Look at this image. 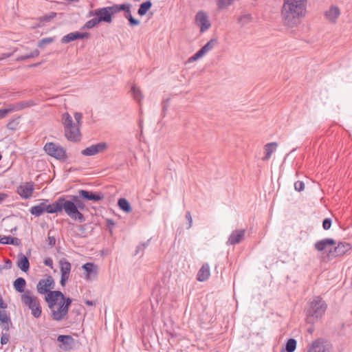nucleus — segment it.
<instances>
[{
    "instance_id": "obj_1",
    "label": "nucleus",
    "mask_w": 352,
    "mask_h": 352,
    "mask_svg": "<svg viewBox=\"0 0 352 352\" xmlns=\"http://www.w3.org/2000/svg\"><path fill=\"white\" fill-rule=\"evenodd\" d=\"M45 300L50 309V316L54 321H61L67 315L72 302L70 297H66L60 291L50 292Z\"/></svg>"
},
{
    "instance_id": "obj_2",
    "label": "nucleus",
    "mask_w": 352,
    "mask_h": 352,
    "mask_svg": "<svg viewBox=\"0 0 352 352\" xmlns=\"http://www.w3.org/2000/svg\"><path fill=\"white\" fill-rule=\"evenodd\" d=\"M307 0H283L281 16L285 25L296 26L305 16Z\"/></svg>"
},
{
    "instance_id": "obj_3",
    "label": "nucleus",
    "mask_w": 352,
    "mask_h": 352,
    "mask_svg": "<svg viewBox=\"0 0 352 352\" xmlns=\"http://www.w3.org/2000/svg\"><path fill=\"white\" fill-rule=\"evenodd\" d=\"M60 212L64 210L65 212L72 219L77 220L79 223L85 221V216L79 210H83L85 205L82 200H79L76 204L73 201H66L64 196L59 197Z\"/></svg>"
},
{
    "instance_id": "obj_4",
    "label": "nucleus",
    "mask_w": 352,
    "mask_h": 352,
    "mask_svg": "<svg viewBox=\"0 0 352 352\" xmlns=\"http://www.w3.org/2000/svg\"><path fill=\"white\" fill-rule=\"evenodd\" d=\"M327 309V305L320 296H314L308 303L306 309L307 320L309 322H314L321 318Z\"/></svg>"
},
{
    "instance_id": "obj_5",
    "label": "nucleus",
    "mask_w": 352,
    "mask_h": 352,
    "mask_svg": "<svg viewBox=\"0 0 352 352\" xmlns=\"http://www.w3.org/2000/svg\"><path fill=\"white\" fill-rule=\"evenodd\" d=\"M29 211L36 217H40L45 212L50 214L60 212L59 197L52 204H49L48 199H43L39 204L32 206Z\"/></svg>"
},
{
    "instance_id": "obj_6",
    "label": "nucleus",
    "mask_w": 352,
    "mask_h": 352,
    "mask_svg": "<svg viewBox=\"0 0 352 352\" xmlns=\"http://www.w3.org/2000/svg\"><path fill=\"white\" fill-rule=\"evenodd\" d=\"M21 300L31 310V314L35 318L41 317L42 308L40 302L38 298L33 295L31 290L26 289L25 293L21 295Z\"/></svg>"
},
{
    "instance_id": "obj_7",
    "label": "nucleus",
    "mask_w": 352,
    "mask_h": 352,
    "mask_svg": "<svg viewBox=\"0 0 352 352\" xmlns=\"http://www.w3.org/2000/svg\"><path fill=\"white\" fill-rule=\"evenodd\" d=\"M0 327L2 329L1 333V344H6L10 340L9 331L13 328V324L10 316L5 310H0Z\"/></svg>"
},
{
    "instance_id": "obj_8",
    "label": "nucleus",
    "mask_w": 352,
    "mask_h": 352,
    "mask_svg": "<svg viewBox=\"0 0 352 352\" xmlns=\"http://www.w3.org/2000/svg\"><path fill=\"white\" fill-rule=\"evenodd\" d=\"M45 152L50 156L61 162H65L67 159L66 150L60 145L54 142H47L43 147Z\"/></svg>"
},
{
    "instance_id": "obj_9",
    "label": "nucleus",
    "mask_w": 352,
    "mask_h": 352,
    "mask_svg": "<svg viewBox=\"0 0 352 352\" xmlns=\"http://www.w3.org/2000/svg\"><path fill=\"white\" fill-rule=\"evenodd\" d=\"M333 346L330 341L324 338H317L307 346L306 352H333Z\"/></svg>"
},
{
    "instance_id": "obj_10",
    "label": "nucleus",
    "mask_w": 352,
    "mask_h": 352,
    "mask_svg": "<svg viewBox=\"0 0 352 352\" xmlns=\"http://www.w3.org/2000/svg\"><path fill=\"white\" fill-rule=\"evenodd\" d=\"M351 250V245L346 242H340L337 246L330 248L328 252L329 257L341 256Z\"/></svg>"
},
{
    "instance_id": "obj_11",
    "label": "nucleus",
    "mask_w": 352,
    "mask_h": 352,
    "mask_svg": "<svg viewBox=\"0 0 352 352\" xmlns=\"http://www.w3.org/2000/svg\"><path fill=\"white\" fill-rule=\"evenodd\" d=\"M89 15L97 16L98 21L100 23L104 22L107 23H111L113 20V17H111L107 7L98 8L94 10L90 11Z\"/></svg>"
},
{
    "instance_id": "obj_12",
    "label": "nucleus",
    "mask_w": 352,
    "mask_h": 352,
    "mask_svg": "<svg viewBox=\"0 0 352 352\" xmlns=\"http://www.w3.org/2000/svg\"><path fill=\"white\" fill-rule=\"evenodd\" d=\"M79 197L87 201H92L97 202L102 200L104 198V195L101 192H93L87 190H79Z\"/></svg>"
},
{
    "instance_id": "obj_13",
    "label": "nucleus",
    "mask_w": 352,
    "mask_h": 352,
    "mask_svg": "<svg viewBox=\"0 0 352 352\" xmlns=\"http://www.w3.org/2000/svg\"><path fill=\"white\" fill-rule=\"evenodd\" d=\"M107 144L106 142H99L96 144H92L89 147L83 149L81 154L84 156H92L99 153H102L107 148Z\"/></svg>"
},
{
    "instance_id": "obj_14",
    "label": "nucleus",
    "mask_w": 352,
    "mask_h": 352,
    "mask_svg": "<svg viewBox=\"0 0 352 352\" xmlns=\"http://www.w3.org/2000/svg\"><path fill=\"white\" fill-rule=\"evenodd\" d=\"M34 190V183L30 182H25V184L18 186L16 189V192L22 199H28L32 197Z\"/></svg>"
},
{
    "instance_id": "obj_15",
    "label": "nucleus",
    "mask_w": 352,
    "mask_h": 352,
    "mask_svg": "<svg viewBox=\"0 0 352 352\" xmlns=\"http://www.w3.org/2000/svg\"><path fill=\"white\" fill-rule=\"evenodd\" d=\"M245 229L233 230L226 241V245H234L242 242L245 239Z\"/></svg>"
},
{
    "instance_id": "obj_16",
    "label": "nucleus",
    "mask_w": 352,
    "mask_h": 352,
    "mask_svg": "<svg viewBox=\"0 0 352 352\" xmlns=\"http://www.w3.org/2000/svg\"><path fill=\"white\" fill-rule=\"evenodd\" d=\"M64 131L65 136L67 140L73 142H78L80 140V126L75 124L72 127L64 129Z\"/></svg>"
},
{
    "instance_id": "obj_17",
    "label": "nucleus",
    "mask_w": 352,
    "mask_h": 352,
    "mask_svg": "<svg viewBox=\"0 0 352 352\" xmlns=\"http://www.w3.org/2000/svg\"><path fill=\"white\" fill-rule=\"evenodd\" d=\"M89 32H73L65 35L61 38L62 43H69L78 39L87 38L89 37Z\"/></svg>"
},
{
    "instance_id": "obj_18",
    "label": "nucleus",
    "mask_w": 352,
    "mask_h": 352,
    "mask_svg": "<svg viewBox=\"0 0 352 352\" xmlns=\"http://www.w3.org/2000/svg\"><path fill=\"white\" fill-rule=\"evenodd\" d=\"M197 24L200 27V32H204L210 27L206 14L199 11L195 16Z\"/></svg>"
},
{
    "instance_id": "obj_19",
    "label": "nucleus",
    "mask_w": 352,
    "mask_h": 352,
    "mask_svg": "<svg viewBox=\"0 0 352 352\" xmlns=\"http://www.w3.org/2000/svg\"><path fill=\"white\" fill-rule=\"evenodd\" d=\"M82 268L86 272L85 278L87 280H91L97 276L98 274V266L94 263H86L82 265Z\"/></svg>"
},
{
    "instance_id": "obj_20",
    "label": "nucleus",
    "mask_w": 352,
    "mask_h": 352,
    "mask_svg": "<svg viewBox=\"0 0 352 352\" xmlns=\"http://www.w3.org/2000/svg\"><path fill=\"white\" fill-rule=\"evenodd\" d=\"M336 244V242L333 239L327 238L316 241L314 244V248L318 252H322L325 249H327L329 247L332 248Z\"/></svg>"
},
{
    "instance_id": "obj_21",
    "label": "nucleus",
    "mask_w": 352,
    "mask_h": 352,
    "mask_svg": "<svg viewBox=\"0 0 352 352\" xmlns=\"http://www.w3.org/2000/svg\"><path fill=\"white\" fill-rule=\"evenodd\" d=\"M210 275V266L208 263H205L198 271L197 280L199 282H204L209 278Z\"/></svg>"
},
{
    "instance_id": "obj_22",
    "label": "nucleus",
    "mask_w": 352,
    "mask_h": 352,
    "mask_svg": "<svg viewBox=\"0 0 352 352\" xmlns=\"http://www.w3.org/2000/svg\"><path fill=\"white\" fill-rule=\"evenodd\" d=\"M340 14V9L338 6H332L329 10L326 11L324 16L327 20L331 23H335Z\"/></svg>"
},
{
    "instance_id": "obj_23",
    "label": "nucleus",
    "mask_w": 352,
    "mask_h": 352,
    "mask_svg": "<svg viewBox=\"0 0 352 352\" xmlns=\"http://www.w3.org/2000/svg\"><path fill=\"white\" fill-rule=\"evenodd\" d=\"M17 267L23 272H27L30 269V262L28 257L23 253L18 255V260L16 262Z\"/></svg>"
},
{
    "instance_id": "obj_24",
    "label": "nucleus",
    "mask_w": 352,
    "mask_h": 352,
    "mask_svg": "<svg viewBox=\"0 0 352 352\" xmlns=\"http://www.w3.org/2000/svg\"><path fill=\"white\" fill-rule=\"evenodd\" d=\"M278 144L276 142H270L265 145V155L262 157L263 161H267L272 156V154L276 151Z\"/></svg>"
},
{
    "instance_id": "obj_25",
    "label": "nucleus",
    "mask_w": 352,
    "mask_h": 352,
    "mask_svg": "<svg viewBox=\"0 0 352 352\" xmlns=\"http://www.w3.org/2000/svg\"><path fill=\"white\" fill-rule=\"evenodd\" d=\"M60 270L62 275L69 276L72 265L66 258H62L59 261Z\"/></svg>"
},
{
    "instance_id": "obj_26",
    "label": "nucleus",
    "mask_w": 352,
    "mask_h": 352,
    "mask_svg": "<svg viewBox=\"0 0 352 352\" xmlns=\"http://www.w3.org/2000/svg\"><path fill=\"white\" fill-rule=\"evenodd\" d=\"M57 340L61 342L65 346L66 350L72 349L71 345L74 343V338L69 335H60L57 338Z\"/></svg>"
},
{
    "instance_id": "obj_27",
    "label": "nucleus",
    "mask_w": 352,
    "mask_h": 352,
    "mask_svg": "<svg viewBox=\"0 0 352 352\" xmlns=\"http://www.w3.org/2000/svg\"><path fill=\"white\" fill-rule=\"evenodd\" d=\"M26 285L25 280L22 277L17 278L13 283L14 289L19 293H25V287Z\"/></svg>"
},
{
    "instance_id": "obj_28",
    "label": "nucleus",
    "mask_w": 352,
    "mask_h": 352,
    "mask_svg": "<svg viewBox=\"0 0 352 352\" xmlns=\"http://www.w3.org/2000/svg\"><path fill=\"white\" fill-rule=\"evenodd\" d=\"M0 243L3 245L10 244L18 246L21 244V240L18 238L11 236H5L0 238Z\"/></svg>"
},
{
    "instance_id": "obj_29",
    "label": "nucleus",
    "mask_w": 352,
    "mask_h": 352,
    "mask_svg": "<svg viewBox=\"0 0 352 352\" xmlns=\"http://www.w3.org/2000/svg\"><path fill=\"white\" fill-rule=\"evenodd\" d=\"M118 206L120 210L126 213H129L132 210L130 203L125 198H120L118 201Z\"/></svg>"
},
{
    "instance_id": "obj_30",
    "label": "nucleus",
    "mask_w": 352,
    "mask_h": 352,
    "mask_svg": "<svg viewBox=\"0 0 352 352\" xmlns=\"http://www.w3.org/2000/svg\"><path fill=\"white\" fill-rule=\"evenodd\" d=\"M152 5V2L150 0L142 3L140 5V7L138 10V14L140 16L145 15L147 13V12L151 8Z\"/></svg>"
},
{
    "instance_id": "obj_31",
    "label": "nucleus",
    "mask_w": 352,
    "mask_h": 352,
    "mask_svg": "<svg viewBox=\"0 0 352 352\" xmlns=\"http://www.w3.org/2000/svg\"><path fill=\"white\" fill-rule=\"evenodd\" d=\"M37 291L41 294H47L52 292L51 290H49V288H47V285L45 279H41L37 285H36Z\"/></svg>"
},
{
    "instance_id": "obj_32",
    "label": "nucleus",
    "mask_w": 352,
    "mask_h": 352,
    "mask_svg": "<svg viewBox=\"0 0 352 352\" xmlns=\"http://www.w3.org/2000/svg\"><path fill=\"white\" fill-rule=\"evenodd\" d=\"M62 122L64 126V129H66L75 125V123H74L72 116L67 112H65L62 115Z\"/></svg>"
},
{
    "instance_id": "obj_33",
    "label": "nucleus",
    "mask_w": 352,
    "mask_h": 352,
    "mask_svg": "<svg viewBox=\"0 0 352 352\" xmlns=\"http://www.w3.org/2000/svg\"><path fill=\"white\" fill-rule=\"evenodd\" d=\"M39 54H40L39 50L37 49H35L32 52H31L30 54H27L25 55H21V56H18L16 58V61L20 62V61L25 60L29 58H36V57H38L39 56Z\"/></svg>"
},
{
    "instance_id": "obj_34",
    "label": "nucleus",
    "mask_w": 352,
    "mask_h": 352,
    "mask_svg": "<svg viewBox=\"0 0 352 352\" xmlns=\"http://www.w3.org/2000/svg\"><path fill=\"white\" fill-rule=\"evenodd\" d=\"M34 105H35V102L33 100L21 101L16 103V107H15V109H17V111H21L23 109L31 107Z\"/></svg>"
},
{
    "instance_id": "obj_35",
    "label": "nucleus",
    "mask_w": 352,
    "mask_h": 352,
    "mask_svg": "<svg viewBox=\"0 0 352 352\" xmlns=\"http://www.w3.org/2000/svg\"><path fill=\"white\" fill-rule=\"evenodd\" d=\"M252 21V16L249 13H243L238 18V23L244 26L250 23Z\"/></svg>"
},
{
    "instance_id": "obj_36",
    "label": "nucleus",
    "mask_w": 352,
    "mask_h": 352,
    "mask_svg": "<svg viewBox=\"0 0 352 352\" xmlns=\"http://www.w3.org/2000/svg\"><path fill=\"white\" fill-rule=\"evenodd\" d=\"M297 346V342L294 338H289L286 342L285 345V350L287 352H294Z\"/></svg>"
},
{
    "instance_id": "obj_37",
    "label": "nucleus",
    "mask_w": 352,
    "mask_h": 352,
    "mask_svg": "<svg viewBox=\"0 0 352 352\" xmlns=\"http://www.w3.org/2000/svg\"><path fill=\"white\" fill-rule=\"evenodd\" d=\"M107 8L111 14V17L113 15L124 10V3L122 4H113L111 6H107Z\"/></svg>"
},
{
    "instance_id": "obj_38",
    "label": "nucleus",
    "mask_w": 352,
    "mask_h": 352,
    "mask_svg": "<svg viewBox=\"0 0 352 352\" xmlns=\"http://www.w3.org/2000/svg\"><path fill=\"white\" fill-rule=\"evenodd\" d=\"M218 41L217 38H211L206 44H205L201 48L207 53L212 50L214 46L217 44Z\"/></svg>"
},
{
    "instance_id": "obj_39",
    "label": "nucleus",
    "mask_w": 352,
    "mask_h": 352,
    "mask_svg": "<svg viewBox=\"0 0 352 352\" xmlns=\"http://www.w3.org/2000/svg\"><path fill=\"white\" fill-rule=\"evenodd\" d=\"M131 91L133 94V98L136 101L140 102L143 98V96L140 89L137 88L135 85L131 87Z\"/></svg>"
},
{
    "instance_id": "obj_40",
    "label": "nucleus",
    "mask_w": 352,
    "mask_h": 352,
    "mask_svg": "<svg viewBox=\"0 0 352 352\" xmlns=\"http://www.w3.org/2000/svg\"><path fill=\"white\" fill-rule=\"evenodd\" d=\"M100 22L98 21V19L97 16L87 21L85 25L82 26V30H89L91 29L94 27H95L96 25H98Z\"/></svg>"
},
{
    "instance_id": "obj_41",
    "label": "nucleus",
    "mask_w": 352,
    "mask_h": 352,
    "mask_svg": "<svg viewBox=\"0 0 352 352\" xmlns=\"http://www.w3.org/2000/svg\"><path fill=\"white\" fill-rule=\"evenodd\" d=\"M54 37H46L40 40L38 43V47L40 48H43L45 45H48L54 42Z\"/></svg>"
},
{
    "instance_id": "obj_42",
    "label": "nucleus",
    "mask_w": 352,
    "mask_h": 352,
    "mask_svg": "<svg viewBox=\"0 0 352 352\" xmlns=\"http://www.w3.org/2000/svg\"><path fill=\"white\" fill-rule=\"evenodd\" d=\"M124 10H122V11L124 12V16L126 19H129L130 17L132 16L131 12V4L129 3H124Z\"/></svg>"
},
{
    "instance_id": "obj_43",
    "label": "nucleus",
    "mask_w": 352,
    "mask_h": 352,
    "mask_svg": "<svg viewBox=\"0 0 352 352\" xmlns=\"http://www.w3.org/2000/svg\"><path fill=\"white\" fill-rule=\"evenodd\" d=\"M234 0H218L217 6L219 8H224L230 6Z\"/></svg>"
},
{
    "instance_id": "obj_44",
    "label": "nucleus",
    "mask_w": 352,
    "mask_h": 352,
    "mask_svg": "<svg viewBox=\"0 0 352 352\" xmlns=\"http://www.w3.org/2000/svg\"><path fill=\"white\" fill-rule=\"evenodd\" d=\"M331 223H332V221L330 218H325L323 221H322V228L324 230H328L329 229H330L331 226Z\"/></svg>"
},
{
    "instance_id": "obj_45",
    "label": "nucleus",
    "mask_w": 352,
    "mask_h": 352,
    "mask_svg": "<svg viewBox=\"0 0 352 352\" xmlns=\"http://www.w3.org/2000/svg\"><path fill=\"white\" fill-rule=\"evenodd\" d=\"M294 188L298 192H301L305 188V184L302 181H297L294 183Z\"/></svg>"
},
{
    "instance_id": "obj_46",
    "label": "nucleus",
    "mask_w": 352,
    "mask_h": 352,
    "mask_svg": "<svg viewBox=\"0 0 352 352\" xmlns=\"http://www.w3.org/2000/svg\"><path fill=\"white\" fill-rule=\"evenodd\" d=\"M185 217L188 221V223H187L188 226H187L186 228L190 229L192 225V219L191 213L190 211H187L186 212Z\"/></svg>"
},
{
    "instance_id": "obj_47",
    "label": "nucleus",
    "mask_w": 352,
    "mask_h": 352,
    "mask_svg": "<svg viewBox=\"0 0 352 352\" xmlns=\"http://www.w3.org/2000/svg\"><path fill=\"white\" fill-rule=\"evenodd\" d=\"M46 282L47 285V288H49V290L51 289H53L54 287V280L53 278L51 276H47L46 277Z\"/></svg>"
},
{
    "instance_id": "obj_48",
    "label": "nucleus",
    "mask_w": 352,
    "mask_h": 352,
    "mask_svg": "<svg viewBox=\"0 0 352 352\" xmlns=\"http://www.w3.org/2000/svg\"><path fill=\"white\" fill-rule=\"evenodd\" d=\"M148 241H148L147 242L142 243L140 244L139 245H138L136 247L135 255L138 254L140 251H144V250L148 245Z\"/></svg>"
},
{
    "instance_id": "obj_49",
    "label": "nucleus",
    "mask_w": 352,
    "mask_h": 352,
    "mask_svg": "<svg viewBox=\"0 0 352 352\" xmlns=\"http://www.w3.org/2000/svg\"><path fill=\"white\" fill-rule=\"evenodd\" d=\"M169 98H166L162 101V113L163 116H165L166 112L168 108Z\"/></svg>"
},
{
    "instance_id": "obj_50",
    "label": "nucleus",
    "mask_w": 352,
    "mask_h": 352,
    "mask_svg": "<svg viewBox=\"0 0 352 352\" xmlns=\"http://www.w3.org/2000/svg\"><path fill=\"white\" fill-rule=\"evenodd\" d=\"M106 226L110 233H112V228L115 226V221L111 219L106 220Z\"/></svg>"
},
{
    "instance_id": "obj_51",
    "label": "nucleus",
    "mask_w": 352,
    "mask_h": 352,
    "mask_svg": "<svg viewBox=\"0 0 352 352\" xmlns=\"http://www.w3.org/2000/svg\"><path fill=\"white\" fill-rule=\"evenodd\" d=\"M82 118V115L81 113L76 112L74 113V118L76 121V124H75L76 126H80L81 125V119Z\"/></svg>"
},
{
    "instance_id": "obj_52",
    "label": "nucleus",
    "mask_w": 352,
    "mask_h": 352,
    "mask_svg": "<svg viewBox=\"0 0 352 352\" xmlns=\"http://www.w3.org/2000/svg\"><path fill=\"white\" fill-rule=\"evenodd\" d=\"M50 233H48L47 242L50 247L52 248L56 244V238L53 236H50Z\"/></svg>"
},
{
    "instance_id": "obj_53",
    "label": "nucleus",
    "mask_w": 352,
    "mask_h": 352,
    "mask_svg": "<svg viewBox=\"0 0 352 352\" xmlns=\"http://www.w3.org/2000/svg\"><path fill=\"white\" fill-rule=\"evenodd\" d=\"M129 23L131 26H137L140 24V21L133 18V16L130 17L129 19Z\"/></svg>"
},
{
    "instance_id": "obj_54",
    "label": "nucleus",
    "mask_w": 352,
    "mask_h": 352,
    "mask_svg": "<svg viewBox=\"0 0 352 352\" xmlns=\"http://www.w3.org/2000/svg\"><path fill=\"white\" fill-rule=\"evenodd\" d=\"M16 51V50H14L12 52H10V53H3L2 54L0 55V61L2 60H4L6 58L11 57L13 55L14 52Z\"/></svg>"
},
{
    "instance_id": "obj_55",
    "label": "nucleus",
    "mask_w": 352,
    "mask_h": 352,
    "mask_svg": "<svg viewBox=\"0 0 352 352\" xmlns=\"http://www.w3.org/2000/svg\"><path fill=\"white\" fill-rule=\"evenodd\" d=\"M69 278V276H66V275H62V274H61L60 283V285H61L63 287L65 286L66 283H67V281L68 280Z\"/></svg>"
},
{
    "instance_id": "obj_56",
    "label": "nucleus",
    "mask_w": 352,
    "mask_h": 352,
    "mask_svg": "<svg viewBox=\"0 0 352 352\" xmlns=\"http://www.w3.org/2000/svg\"><path fill=\"white\" fill-rule=\"evenodd\" d=\"M43 263L45 265L50 267L52 268L53 267V261L51 258H47L44 260Z\"/></svg>"
},
{
    "instance_id": "obj_57",
    "label": "nucleus",
    "mask_w": 352,
    "mask_h": 352,
    "mask_svg": "<svg viewBox=\"0 0 352 352\" xmlns=\"http://www.w3.org/2000/svg\"><path fill=\"white\" fill-rule=\"evenodd\" d=\"M205 52L203 50L202 48H201L199 50H198L194 55L195 56V57L197 58V59H199L200 58H201L204 54H205Z\"/></svg>"
},
{
    "instance_id": "obj_58",
    "label": "nucleus",
    "mask_w": 352,
    "mask_h": 352,
    "mask_svg": "<svg viewBox=\"0 0 352 352\" xmlns=\"http://www.w3.org/2000/svg\"><path fill=\"white\" fill-rule=\"evenodd\" d=\"M15 107H16V103L9 104L8 108H6L7 110L8 111V113L12 112V111H17V109H15Z\"/></svg>"
},
{
    "instance_id": "obj_59",
    "label": "nucleus",
    "mask_w": 352,
    "mask_h": 352,
    "mask_svg": "<svg viewBox=\"0 0 352 352\" xmlns=\"http://www.w3.org/2000/svg\"><path fill=\"white\" fill-rule=\"evenodd\" d=\"M8 113V111L7 109H0V119L6 117V116Z\"/></svg>"
},
{
    "instance_id": "obj_60",
    "label": "nucleus",
    "mask_w": 352,
    "mask_h": 352,
    "mask_svg": "<svg viewBox=\"0 0 352 352\" xmlns=\"http://www.w3.org/2000/svg\"><path fill=\"white\" fill-rule=\"evenodd\" d=\"M71 200H67L66 199V201H73L74 202L75 204H76L80 199V197L78 196H76V195H72L71 196Z\"/></svg>"
},
{
    "instance_id": "obj_61",
    "label": "nucleus",
    "mask_w": 352,
    "mask_h": 352,
    "mask_svg": "<svg viewBox=\"0 0 352 352\" xmlns=\"http://www.w3.org/2000/svg\"><path fill=\"white\" fill-rule=\"evenodd\" d=\"M12 263L10 259H8L5 263V267L7 269H10L12 267Z\"/></svg>"
},
{
    "instance_id": "obj_62",
    "label": "nucleus",
    "mask_w": 352,
    "mask_h": 352,
    "mask_svg": "<svg viewBox=\"0 0 352 352\" xmlns=\"http://www.w3.org/2000/svg\"><path fill=\"white\" fill-rule=\"evenodd\" d=\"M85 303L88 305V306H94V305H96V302L95 301H92V300H85Z\"/></svg>"
},
{
    "instance_id": "obj_63",
    "label": "nucleus",
    "mask_w": 352,
    "mask_h": 352,
    "mask_svg": "<svg viewBox=\"0 0 352 352\" xmlns=\"http://www.w3.org/2000/svg\"><path fill=\"white\" fill-rule=\"evenodd\" d=\"M54 16H56V13L52 12V16H45L43 18L45 21H50V19H53Z\"/></svg>"
},
{
    "instance_id": "obj_64",
    "label": "nucleus",
    "mask_w": 352,
    "mask_h": 352,
    "mask_svg": "<svg viewBox=\"0 0 352 352\" xmlns=\"http://www.w3.org/2000/svg\"><path fill=\"white\" fill-rule=\"evenodd\" d=\"M7 197V195L5 193H0V203L5 199Z\"/></svg>"
}]
</instances>
